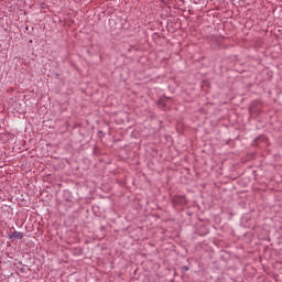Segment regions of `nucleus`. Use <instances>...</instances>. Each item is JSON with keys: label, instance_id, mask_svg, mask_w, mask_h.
Segmentation results:
<instances>
[{"label": "nucleus", "instance_id": "f257e3e1", "mask_svg": "<svg viewBox=\"0 0 282 282\" xmlns=\"http://www.w3.org/2000/svg\"><path fill=\"white\" fill-rule=\"evenodd\" d=\"M173 203L184 206V204H186V198L184 196H175Z\"/></svg>", "mask_w": 282, "mask_h": 282}, {"label": "nucleus", "instance_id": "f03ea898", "mask_svg": "<svg viewBox=\"0 0 282 282\" xmlns=\"http://www.w3.org/2000/svg\"><path fill=\"white\" fill-rule=\"evenodd\" d=\"M10 239H13V240L23 239V232H21V231H13L10 235Z\"/></svg>", "mask_w": 282, "mask_h": 282}]
</instances>
